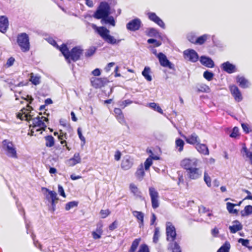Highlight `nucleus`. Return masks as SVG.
<instances>
[{"label": "nucleus", "instance_id": "obj_1", "mask_svg": "<svg viewBox=\"0 0 252 252\" xmlns=\"http://www.w3.org/2000/svg\"><path fill=\"white\" fill-rule=\"evenodd\" d=\"M28 108H23L22 109V113H19L17 115V117L22 120H26L30 123V127L32 126L34 128H40V130H45L47 126L45 122L48 123V119L43 116H37L35 118H32L31 114H29L27 111H30L32 107L28 105Z\"/></svg>", "mask_w": 252, "mask_h": 252}, {"label": "nucleus", "instance_id": "obj_2", "mask_svg": "<svg viewBox=\"0 0 252 252\" xmlns=\"http://www.w3.org/2000/svg\"><path fill=\"white\" fill-rule=\"evenodd\" d=\"M60 50L65 57L66 61L70 62V60L75 62L80 59L82 54L83 50L80 47H75L69 52L65 44H62Z\"/></svg>", "mask_w": 252, "mask_h": 252}, {"label": "nucleus", "instance_id": "obj_3", "mask_svg": "<svg viewBox=\"0 0 252 252\" xmlns=\"http://www.w3.org/2000/svg\"><path fill=\"white\" fill-rule=\"evenodd\" d=\"M92 27L96 32L107 43L114 45L119 44L121 39H117L110 34V31L104 27H98L93 24Z\"/></svg>", "mask_w": 252, "mask_h": 252}, {"label": "nucleus", "instance_id": "obj_4", "mask_svg": "<svg viewBox=\"0 0 252 252\" xmlns=\"http://www.w3.org/2000/svg\"><path fill=\"white\" fill-rule=\"evenodd\" d=\"M17 42L21 50L26 52L29 51L30 44L29 37L26 33H22L18 35Z\"/></svg>", "mask_w": 252, "mask_h": 252}, {"label": "nucleus", "instance_id": "obj_5", "mask_svg": "<svg viewBox=\"0 0 252 252\" xmlns=\"http://www.w3.org/2000/svg\"><path fill=\"white\" fill-rule=\"evenodd\" d=\"M199 160L195 158H186L182 159L180 162V166L188 171L195 166H198Z\"/></svg>", "mask_w": 252, "mask_h": 252}, {"label": "nucleus", "instance_id": "obj_6", "mask_svg": "<svg viewBox=\"0 0 252 252\" xmlns=\"http://www.w3.org/2000/svg\"><path fill=\"white\" fill-rule=\"evenodd\" d=\"M2 144L3 149L8 157L14 158H18L16 148L11 142L4 140L2 142Z\"/></svg>", "mask_w": 252, "mask_h": 252}, {"label": "nucleus", "instance_id": "obj_7", "mask_svg": "<svg viewBox=\"0 0 252 252\" xmlns=\"http://www.w3.org/2000/svg\"><path fill=\"white\" fill-rule=\"evenodd\" d=\"M166 239L168 241L173 242L176 237V231L175 226L170 222L166 223Z\"/></svg>", "mask_w": 252, "mask_h": 252}, {"label": "nucleus", "instance_id": "obj_8", "mask_svg": "<svg viewBox=\"0 0 252 252\" xmlns=\"http://www.w3.org/2000/svg\"><path fill=\"white\" fill-rule=\"evenodd\" d=\"M149 194L151 199L152 206L154 209L159 207V195L158 192L153 187H150L149 189Z\"/></svg>", "mask_w": 252, "mask_h": 252}, {"label": "nucleus", "instance_id": "obj_9", "mask_svg": "<svg viewBox=\"0 0 252 252\" xmlns=\"http://www.w3.org/2000/svg\"><path fill=\"white\" fill-rule=\"evenodd\" d=\"M188 177L191 180H196L202 175V172L198 166H195L186 171Z\"/></svg>", "mask_w": 252, "mask_h": 252}, {"label": "nucleus", "instance_id": "obj_10", "mask_svg": "<svg viewBox=\"0 0 252 252\" xmlns=\"http://www.w3.org/2000/svg\"><path fill=\"white\" fill-rule=\"evenodd\" d=\"M184 57L186 59L191 62H196L198 60L197 53L193 49H187L183 52Z\"/></svg>", "mask_w": 252, "mask_h": 252}, {"label": "nucleus", "instance_id": "obj_11", "mask_svg": "<svg viewBox=\"0 0 252 252\" xmlns=\"http://www.w3.org/2000/svg\"><path fill=\"white\" fill-rule=\"evenodd\" d=\"M108 82L107 78L92 77L91 83L92 85L95 88H100L103 87Z\"/></svg>", "mask_w": 252, "mask_h": 252}, {"label": "nucleus", "instance_id": "obj_12", "mask_svg": "<svg viewBox=\"0 0 252 252\" xmlns=\"http://www.w3.org/2000/svg\"><path fill=\"white\" fill-rule=\"evenodd\" d=\"M147 15L151 21L155 22L161 28L163 29L165 28V24L163 21L155 13L148 12Z\"/></svg>", "mask_w": 252, "mask_h": 252}, {"label": "nucleus", "instance_id": "obj_13", "mask_svg": "<svg viewBox=\"0 0 252 252\" xmlns=\"http://www.w3.org/2000/svg\"><path fill=\"white\" fill-rule=\"evenodd\" d=\"M147 15L151 21L155 22L161 28L163 29L165 28V24L163 21L155 13L148 12Z\"/></svg>", "mask_w": 252, "mask_h": 252}, {"label": "nucleus", "instance_id": "obj_14", "mask_svg": "<svg viewBox=\"0 0 252 252\" xmlns=\"http://www.w3.org/2000/svg\"><path fill=\"white\" fill-rule=\"evenodd\" d=\"M147 15L151 21L155 22L161 28L163 29L165 28V24L163 21L155 13L148 12Z\"/></svg>", "mask_w": 252, "mask_h": 252}, {"label": "nucleus", "instance_id": "obj_15", "mask_svg": "<svg viewBox=\"0 0 252 252\" xmlns=\"http://www.w3.org/2000/svg\"><path fill=\"white\" fill-rule=\"evenodd\" d=\"M141 25V21L138 18L134 19L126 24V28L131 31L138 30Z\"/></svg>", "mask_w": 252, "mask_h": 252}, {"label": "nucleus", "instance_id": "obj_16", "mask_svg": "<svg viewBox=\"0 0 252 252\" xmlns=\"http://www.w3.org/2000/svg\"><path fill=\"white\" fill-rule=\"evenodd\" d=\"M230 90L236 101L239 102L242 100L241 92L238 87L235 85L230 86Z\"/></svg>", "mask_w": 252, "mask_h": 252}, {"label": "nucleus", "instance_id": "obj_17", "mask_svg": "<svg viewBox=\"0 0 252 252\" xmlns=\"http://www.w3.org/2000/svg\"><path fill=\"white\" fill-rule=\"evenodd\" d=\"M81 162V158L79 153H75L72 158L66 161V164L69 166H73Z\"/></svg>", "mask_w": 252, "mask_h": 252}, {"label": "nucleus", "instance_id": "obj_18", "mask_svg": "<svg viewBox=\"0 0 252 252\" xmlns=\"http://www.w3.org/2000/svg\"><path fill=\"white\" fill-rule=\"evenodd\" d=\"M158 58L161 66L164 67H168L170 68H171V63L167 59L166 56L164 54L162 53H159L158 55Z\"/></svg>", "mask_w": 252, "mask_h": 252}, {"label": "nucleus", "instance_id": "obj_19", "mask_svg": "<svg viewBox=\"0 0 252 252\" xmlns=\"http://www.w3.org/2000/svg\"><path fill=\"white\" fill-rule=\"evenodd\" d=\"M222 69L228 73H232L236 71V66L230 63L229 62H226L221 64Z\"/></svg>", "mask_w": 252, "mask_h": 252}, {"label": "nucleus", "instance_id": "obj_20", "mask_svg": "<svg viewBox=\"0 0 252 252\" xmlns=\"http://www.w3.org/2000/svg\"><path fill=\"white\" fill-rule=\"evenodd\" d=\"M243 225L238 220H234L232 222V225L229 226V229L231 233H235L242 230Z\"/></svg>", "mask_w": 252, "mask_h": 252}, {"label": "nucleus", "instance_id": "obj_21", "mask_svg": "<svg viewBox=\"0 0 252 252\" xmlns=\"http://www.w3.org/2000/svg\"><path fill=\"white\" fill-rule=\"evenodd\" d=\"M8 27L7 18L3 16H0V32L4 33Z\"/></svg>", "mask_w": 252, "mask_h": 252}, {"label": "nucleus", "instance_id": "obj_22", "mask_svg": "<svg viewBox=\"0 0 252 252\" xmlns=\"http://www.w3.org/2000/svg\"><path fill=\"white\" fill-rule=\"evenodd\" d=\"M200 62L203 65L207 67L212 68L214 66V63L213 60L205 56H201L200 57Z\"/></svg>", "mask_w": 252, "mask_h": 252}, {"label": "nucleus", "instance_id": "obj_23", "mask_svg": "<svg viewBox=\"0 0 252 252\" xmlns=\"http://www.w3.org/2000/svg\"><path fill=\"white\" fill-rule=\"evenodd\" d=\"M186 141L188 143L190 144H197L199 143V139L198 136L194 133L191 134L189 137L184 136Z\"/></svg>", "mask_w": 252, "mask_h": 252}, {"label": "nucleus", "instance_id": "obj_24", "mask_svg": "<svg viewBox=\"0 0 252 252\" xmlns=\"http://www.w3.org/2000/svg\"><path fill=\"white\" fill-rule=\"evenodd\" d=\"M197 151L204 155H208L209 152L208 147L205 144L198 143L195 146Z\"/></svg>", "mask_w": 252, "mask_h": 252}, {"label": "nucleus", "instance_id": "obj_25", "mask_svg": "<svg viewBox=\"0 0 252 252\" xmlns=\"http://www.w3.org/2000/svg\"><path fill=\"white\" fill-rule=\"evenodd\" d=\"M236 80L237 82L239 84V86L242 88H248L250 85L248 80L243 76H238Z\"/></svg>", "mask_w": 252, "mask_h": 252}, {"label": "nucleus", "instance_id": "obj_26", "mask_svg": "<svg viewBox=\"0 0 252 252\" xmlns=\"http://www.w3.org/2000/svg\"><path fill=\"white\" fill-rule=\"evenodd\" d=\"M132 214L134 217H135L137 220L139 221L140 227L143 225L144 224V215L142 212L133 211L132 212Z\"/></svg>", "mask_w": 252, "mask_h": 252}, {"label": "nucleus", "instance_id": "obj_27", "mask_svg": "<svg viewBox=\"0 0 252 252\" xmlns=\"http://www.w3.org/2000/svg\"><path fill=\"white\" fill-rule=\"evenodd\" d=\"M132 160L129 158H125L122 162L121 167L124 170H128L132 167Z\"/></svg>", "mask_w": 252, "mask_h": 252}, {"label": "nucleus", "instance_id": "obj_28", "mask_svg": "<svg viewBox=\"0 0 252 252\" xmlns=\"http://www.w3.org/2000/svg\"><path fill=\"white\" fill-rule=\"evenodd\" d=\"M114 111L118 121L121 124H124L125 121L122 110L120 108H116Z\"/></svg>", "mask_w": 252, "mask_h": 252}, {"label": "nucleus", "instance_id": "obj_29", "mask_svg": "<svg viewBox=\"0 0 252 252\" xmlns=\"http://www.w3.org/2000/svg\"><path fill=\"white\" fill-rule=\"evenodd\" d=\"M129 188L131 192L133 193L134 195L137 197L142 198L141 192L135 185L134 184H130Z\"/></svg>", "mask_w": 252, "mask_h": 252}, {"label": "nucleus", "instance_id": "obj_30", "mask_svg": "<svg viewBox=\"0 0 252 252\" xmlns=\"http://www.w3.org/2000/svg\"><path fill=\"white\" fill-rule=\"evenodd\" d=\"M101 19V22L102 24H109L113 27L115 26V21L113 16L108 15L107 16V17H104Z\"/></svg>", "mask_w": 252, "mask_h": 252}, {"label": "nucleus", "instance_id": "obj_31", "mask_svg": "<svg viewBox=\"0 0 252 252\" xmlns=\"http://www.w3.org/2000/svg\"><path fill=\"white\" fill-rule=\"evenodd\" d=\"M41 77L37 74H34L33 73L30 74V81L34 85H37L40 83Z\"/></svg>", "mask_w": 252, "mask_h": 252}, {"label": "nucleus", "instance_id": "obj_32", "mask_svg": "<svg viewBox=\"0 0 252 252\" xmlns=\"http://www.w3.org/2000/svg\"><path fill=\"white\" fill-rule=\"evenodd\" d=\"M135 175L139 180L141 181L143 179L145 175V172L144 171L143 166L142 164H141L138 168L135 173Z\"/></svg>", "mask_w": 252, "mask_h": 252}, {"label": "nucleus", "instance_id": "obj_33", "mask_svg": "<svg viewBox=\"0 0 252 252\" xmlns=\"http://www.w3.org/2000/svg\"><path fill=\"white\" fill-rule=\"evenodd\" d=\"M242 217L248 216L252 214V206L247 205L245 207L244 209L240 212Z\"/></svg>", "mask_w": 252, "mask_h": 252}, {"label": "nucleus", "instance_id": "obj_34", "mask_svg": "<svg viewBox=\"0 0 252 252\" xmlns=\"http://www.w3.org/2000/svg\"><path fill=\"white\" fill-rule=\"evenodd\" d=\"M147 106L161 114H163L162 109L160 108L159 105L157 103H156L155 102H151L148 103L147 104Z\"/></svg>", "mask_w": 252, "mask_h": 252}, {"label": "nucleus", "instance_id": "obj_35", "mask_svg": "<svg viewBox=\"0 0 252 252\" xmlns=\"http://www.w3.org/2000/svg\"><path fill=\"white\" fill-rule=\"evenodd\" d=\"M150 68L148 66H146L142 72V75L148 81H151L152 80V76L150 75Z\"/></svg>", "mask_w": 252, "mask_h": 252}, {"label": "nucleus", "instance_id": "obj_36", "mask_svg": "<svg viewBox=\"0 0 252 252\" xmlns=\"http://www.w3.org/2000/svg\"><path fill=\"white\" fill-rule=\"evenodd\" d=\"M147 35L150 37H160L159 32L155 28H152L148 30Z\"/></svg>", "mask_w": 252, "mask_h": 252}, {"label": "nucleus", "instance_id": "obj_37", "mask_svg": "<svg viewBox=\"0 0 252 252\" xmlns=\"http://www.w3.org/2000/svg\"><path fill=\"white\" fill-rule=\"evenodd\" d=\"M46 141L45 145L47 147H52L54 145L55 140L54 137L51 135L45 137Z\"/></svg>", "mask_w": 252, "mask_h": 252}, {"label": "nucleus", "instance_id": "obj_38", "mask_svg": "<svg viewBox=\"0 0 252 252\" xmlns=\"http://www.w3.org/2000/svg\"><path fill=\"white\" fill-rule=\"evenodd\" d=\"M102 234V230L101 226L99 227L97 226L96 231L92 232L93 237L94 239H98L101 238V236Z\"/></svg>", "mask_w": 252, "mask_h": 252}, {"label": "nucleus", "instance_id": "obj_39", "mask_svg": "<svg viewBox=\"0 0 252 252\" xmlns=\"http://www.w3.org/2000/svg\"><path fill=\"white\" fill-rule=\"evenodd\" d=\"M176 148L179 152L183 150L185 142L180 138L177 139L175 141Z\"/></svg>", "mask_w": 252, "mask_h": 252}, {"label": "nucleus", "instance_id": "obj_40", "mask_svg": "<svg viewBox=\"0 0 252 252\" xmlns=\"http://www.w3.org/2000/svg\"><path fill=\"white\" fill-rule=\"evenodd\" d=\"M169 248L172 250V252H182L180 246L176 242L170 243Z\"/></svg>", "mask_w": 252, "mask_h": 252}, {"label": "nucleus", "instance_id": "obj_41", "mask_svg": "<svg viewBox=\"0 0 252 252\" xmlns=\"http://www.w3.org/2000/svg\"><path fill=\"white\" fill-rule=\"evenodd\" d=\"M42 190H45L47 192H48L49 197L47 196V198H51V200H58L57 198V194L55 191H50L48 189L45 188H42Z\"/></svg>", "mask_w": 252, "mask_h": 252}, {"label": "nucleus", "instance_id": "obj_42", "mask_svg": "<svg viewBox=\"0 0 252 252\" xmlns=\"http://www.w3.org/2000/svg\"><path fill=\"white\" fill-rule=\"evenodd\" d=\"M237 206L236 204H233L230 202L226 203L227 209L230 213L236 214L238 212L237 210L234 209L235 206Z\"/></svg>", "mask_w": 252, "mask_h": 252}, {"label": "nucleus", "instance_id": "obj_43", "mask_svg": "<svg viewBox=\"0 0 252 252\" xmlns=\"http://www.w3.org/2000/svg\"><path fill=\"white\" fill-rule=\"evenodd\" d=\"M141 239L140 238L139 239H135L131 246L130 249L129 251V252H135L136 249L137 248V247L138 246L140 241Z\"/></svg>", "mask_w": 252, "mask_h": 252}, {"label": "nucleus", "instance_id": "obj_44", "mask_svg": "<svg viewBox=\"0 0 252 252\" xmlns=\"http://www.w3.org/2000/svg\"><path fill=\"white\" fill-rule=\"evenodd\" d=\"M230 245L229 242H226L218 251V252H229Z\"/></svg>", "mask_w": 252, "mask_h": 252}, {"label": "nucleus", "instance_id": "obj_45", "mask_svg": "<svg viewBox=\"0 0 252 252\" xmlns=\"http://www.w3.org/2000/svg\"><path fill=\"white\" fill-rule=\"evenodd\" d=\"M209 35L208 34H204L200 37H198L195 40V43L201 45L203 44L205 41L208 38Z\"/></svg>", "mask_w": 252, "mask_h": 252}, {"label": "nucleus", "instance_id": "obj_46", "mask_svg": "<svg viewBox=\"0 0 252 252\" xmlns=\"http://www.w3.org/2000/svg\"><path fill=\"white\" fill-rule=\"evenodd\" d=\"M160 236V231L159 227H156L155 229L154 234L153 236V242L157 243Z\"/></svg>", "mask_w": 252, "mask_h": 252}, {"label": "nucleus", "instance_id": "obj_47", "mask_svg": "<svg viewBox=\"0 0 252 252\" xmlns=\"http://www.w3.org/2000/svg\"><path fill=\"white\" fill-rule=\"evenodd\" d=\"M199 92L208 93L210 91V88L205 84H201L198 88Z\"/></svg>", "mask_w": 252, "mask_h": 252}, {"label": "nucleus", "instance_id": "obj_48", "mask_svg": "<svg viewBox=\"0 0 252 252\" xmlns=\"http://www.w3.org/2000/svg\"><path fill=\"white\" fill-rule=\"evenodd\" d=\"M213 76L214 73L208 71H206L203 73V77L209 81L212 80Z\"/></svg>", "mask_w": 252, "mask_h": 252}, {"label": "nucleus", "instance_id": "obj_49", "mask_svg": "<svg viewBox=\"0 0 252 252\" xmlns=\"http://www.w3.org/2000/svg\"><path fill=\"white\" fill-rule=\"evenodd\" d=\"M204 180L208 187L211 186V179L208 174L205 172L204 174Z\"/></svg>", "mask_w": 252, "mask_h": 252}, {"label": "nucleus", "instance_id": "obj_50", "mask_svg": "<svg viewBox=\"0 0 252 252\" xmlns=\"http://www.w3.org/2000/svg\"><path fill=\"white\" fill-rule=\"evenodd\" d=\"M96 50V49L94 47H91L89 49H88L86 53H85V56L87 57H89L92 56L94 54Z\"/></svg>", "mask_w": 252, "mask_h": 252}, {"label": "nucleus", "instance_id": "obj_51", "mask_svg": "<svg viewBox=\"0 0 252 252\" xmlns=\"http://www.w3.org/2000/svg\"><path fill=\"white\" fill-rule=\"evenodd\" d=\"M77 133H78V135L79 136L80 139L81 140V141L82 142V146H83L85 145V144L86 143V139H85V138L84 137V136H83L82 135V130H81V128L79 127L77 129Z\"/></svg>", "mask_w": 252, "mask_h": 252}, {"label": "nucleus", "instance_id": "obj_52", "mask_svg": "<svg viewBox=\"0 0 252 252\" xmlns=\"http://www.w3.org/2000/svg\"><path fill=\"white\" fill-rule=\"evenodd\" d=\"M152 164H153L152 158H147V159L146 160V161L144 162L145 169L146 170H148L149 169L150 167L152 165Z\"/></svg>", "mask_w": 252, "mask_h": 252}, {"label": "nucleus", "instance_id": "obj_53", "mask_svg": "<svg viewBox=\"0 0 252 252\" xmlns=\"http://www.w3.org/2000/svg\"><path fill=\"white\" fill-rule=\"evenodd\" d=\"M78 203L75 201H71L67 203L65 205V210L68 211L71 208H72L74 207L77 206Z\"/></svg>", "mask_w": 252, "mask_h": 252}, {"label": "nucleus", "instance_id": "obj_54", "mask_svg": "<svg viewBox=\"0 0 252 252\" xmlns=\"http://www.w3.org/2000/svg\"><path fill=\"white\" fill-rule=\"evenodd\" d=\"M59 139L61 140V143L63 144L65 143V140L64 139H66V133L63 132L62 130H60V135L58 136Z\"/></svg>", "mask_w": 252, "mask_h": 252}, {"label": "nucleus", "instance_id": "obj_55", "mask_svg": "<svg viewBox=\"0 0 252 252\" xmlns=\"http://www.w3.org/2000/svg\"><path fill=\"white\" fill-rule=\"evenodd\" d=\"M110 211L108 209L101 210L100 212L101 218L102 219L106 218L108 216L110 215Z\"/></svg>", "mask_w": 252, "mask_h": 252}, {"label": "nucleus", "instance_id": "obj_56", "mask_svg": "<svg viewBox=\"0 0 252 252\" xmlns=\"http://www.w3.org/2000/svg\"><path fill=\"white\" fill-rule=\"evenodd\" d=\"M147 42L149 44H152V43L155 44V47H158L161 44V43L160 41H157V40L153 39V38L149 39L147 40Z\"/></svg>", "mask_w": 252, "mask_h": 252}, {"label": "nucleus", "instance_id": "obj_57", "mask_svg": "<svg viewBox=\"0 0 252 252\" xmlns=\"http://www.w3.org/2000/svg\"><path fill=\"white\" fill-rule=\"evenodd\" d=\"M132 101H131L130 100L127 99V100H125L124 101L120 102L119 105L123 108H125L127 105H129V104L132 103Z\"/></svg>", "mask_w": 252, "mask_h": 252}, {"label": "nucleus", "instance_id": "obj_58", "mask_svg": "<svg viewBox=\"0 0 252 252\" xmlns=\"http://www.w3.org/2000/svg\"><path fill=\"white\" fill-rule=\"evenodd\" d=\"M241 126L243 129L246 133H248L252 131V129L248 124L243 123L241 124Z\"/></svg>", "mask_w": 252, "mask_h": 252}, {"label": "nucleus", "instance_id": "obj_59", "mask_svg": "<svg viewBox=\"0 0 252 252\" xmlns=\"http://www.w3.org/2000/svg\"><path fill=\"white\" fill-rule=\"evenodd\" d=\"M137 252H149L148 246L145 244L141 245Z\"/></svg>", "mask_w": 252, "mask_h": 252}, {"label": "nucleus", "instance_id": "obj_60", "mask_svg": "<svg viewBox=\"0 0 252 252\" xmlns=\"http://www.w3.org/2000/svg\"><path fill=\"white\" fill-rule=\"evenodd\" d=\"M239 129L237 127H234L233 129L232 133L230 134V136L235 138L238 135Z\"/></svg>", "mask_w": 252, "mask_h": 252}, {"label": "nucleus", "instance_id": "obj_61", "mask_svg": "<svg viewBox=\"0 0 252 252\" xmlns=\"http://www.w3.org/2000/svg\"><path fill=\"white\" fill-rule=\"evenodd\" d=\"M243 150L244 152V153L246 154L247 157H248L250 158L251 163L252 164V153H251L249 154V153H248V149L245 146L243 147Z\"/></svg>", "mask_w": 252, "mask_h": 252}, {"label": "nucleus", "instance_id": "obj_62", "mask_svg": "<svg viewBox=\"0 0 252 252\" xmlns=\"http://www.w3.org/2000/svg\"><path fill=\"white\" fill-rule=\"evenodd\" d=\"M238 242L242 244V245L244 246L248 247V245L249 244V241L247 239H244L242 238H240L238 240Z\"/></svg>", "mask_w": 252, "mask_h": 252}, {"label": "nucleus", "instance_id": "obj_63", "mask_svg": "<svg viewBox=\"0 0 252 252\" xmlns=\"http://www.w3.org/2000/svg\"><path fill=\"white\" fill-rule=\"evenodd\" d=\"M14 62H15L14 58L13 57H10L8 59V60L6 62V65H7V67H10L13 64Z\"/></svg>", "mask_w": 252, "mask_h": 252}, {"label": "nucleus", "instance_id": "obj_64", "mask_svg": "<svg viewBox=\"0 0 252 252\" xmlns=\"http://www.w3.org/2000/svg\"><path fill=\"white\" fill-rule=\"evenodd\" d=\"M219 233V230L218 228L216 227H215L214 228L212 229L211 230V234L213 236L215 237H217L218 236V234Z\"/></svg>", "mask_w": 252, "mask_h": 252}]
</instances>
